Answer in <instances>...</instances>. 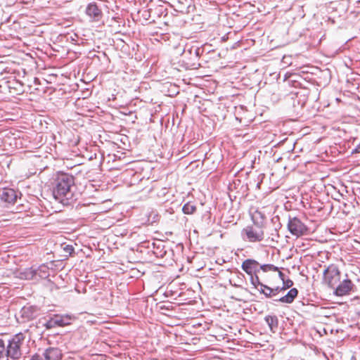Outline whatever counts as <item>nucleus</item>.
<instances>
[{
  "mask_svg": "<svg viewBox=\"0 0 360 360\" xmlns=\"http://www.w3.org/2000/svg\"><path fill=\"white\" fill-rule=\"evenodd\" d=\"M75 181L72 176L61 174L56 180L53 195L56 200L63 205H70L77 200V195L73 188Z\"/></svg>",
  "mask_w": 360,
  "mask_h": 360,
  "instance_id": "f257e3e1",
  "label": "nucleus"
},
{
  "mask_svg": "<svg viewBox=\"0 0 360 360\" xmlns=\"http://www.w3.org/2000/svg\"><path fill=\"white\" fill-rule=\"evenodd\" d=\"M6 346L7 360H19L25 349V334L19 333L8 340Z\"/></svg>",
  "mask_w": 360,
  "mask_h": 360,
  "instance_id": "f03ea898",
  "label": "nucleus"
},
{
  "mask_svg": "<svg viewBox=\"0 0 360 360\" xmlns=\"http://www.w3.org/2000/svg\"><path fill=\"white\" fill-rule=\"evenodd\" d=\"M264 226L254 224L248 226L241 231L243 240L250 243L261 242L264 238Z\"/></svg>",
  "mask_w": 360,
  "mask_h": 360,
  "instance_id": "7ed1b4c3",
  "label": "nucleus"
},
{
  "mask_svg": "<svg viewBox=\"0 0 360 360\" xmlns=\"http://www.w3.org/2000/svg\"><path fill=\"white\" fill-rule=\"evenodd\" d=\"M340 281V271L335 264L329 265L323 271V281L329 287L335 288Z\"/></svg>",
  "mask_w": 360,
  "mask_h": 360,
  "instance_id": "20e7f679",
  "label": "nucleus"
},
{
  "mask_svg": "<svg viewBox=\"0 0 360 360\" xmlns=\"http://www.w3.org/2000/svg\"><path fill=\"white\" fill-rule=\"evenodd\" d=\"M287 226L290 233L297 237L306 235L308 231L307 226L297 217H290Z\"/></svg>",
  "mask_w": 360,
  "mask_h": 360,
  "instance_id": "39448f33",
  "label": "nucleus"
},
{
  "mask_svg": "<svg viewBox=\"0 0 360 360\" xmlns=\"http://www.w3.org/2000/svg\"><path fill=\"white\" fill-rule=\"evenodd\" d=\"M18 198V192L10 188H3L0 189V200L7 204L13 205Z\"/></svg>",
  "mask_w": 360,
  "mask_h": 360,
  "instance_id": "423d86ee",
  "label": "nucleus"
},
{
  "mask_svg": "<svg viewBox=\"0 0 360 360\" xmlns=\"http://www.w3.org/2000/svg\"><path fill=\"white\" fill-rule=\"evenodd\" d=\"M259 264L253 259H247L243 261L241 265L242 269L249 276L257 274L259 271Z\"/></svg>",
  "mask_w": 360,
  "mask_h": 360,
  "instance_id": "0eeeda50",
  "label": "nucleus"
},
{
  "mask_svg": "<svg viewBox=\"0 0 360 360\" xmlns=\"http://www.w3.org/2000/svg\"><path fill=\"white\" fill-rule=\"evenodd\" d=\"M86 14L94 21H99L103 17L101 9L94 3H89L86 8Z\"/></svg>",
  "mask_w": 360,
  "mask_h": 360,
  "instance_id": "6e6552de",
  "label": "nucleus"
},
{
  "mask_svg": "<svg viewBox=\"0 0 360 360\" xmlns=\"http://www.w3.org/2000/svg\"><path fill=\"white\" fill-rule=\"evenodd\" d=\"M354 284L349 279H345L335 287V293L338 296L347 295L353 288Z\"/></svg>",
  "mask_w": 360,
  "mask_h": 360,
  "instance_id": "1a4fd4ad",
  "label": "nucleus"
},
{
  "mask_svg": "<svg viewBox=\"0 0 360 360\" xmlns=\"http://www.w3.org/2000/svg\"><path fill=\"white\" fill-rule=\"evenodd\" d=\"M62 356L61 350L57 347H49L43 353L46 360H60Z\"/></svg>",
  "mask_w": 360,
  "mask_h": 360,
  "instance_id": "9d476101",
  "label": "nucleus"
},
{
  "mask_svg": "<svg viewBox=\"0 0 360 360\" xmlns=\"http://www.w3.org/2000/svg\"><path fill=\"white\" fill-rule=\"evenodd\" d=\"M251 219L254 224L261 226H265V214L260 210L256 209L251 213Z\"/></svg>",
  "mask_w": 360,
  "mask_h": 360,
  "instance_id": "9b49d317",
  "label": "nucleus"
},
{
  "mask_svg": "<svg viewBox=\"0 0 360 360\" xmlns=\"http://www.w3.org/2000/svg\"><path fill=\"white\" fill-rule=\"evenodd\" d=\"M297 294L298 290L296 288H292L285 296L276 300V301H278L282 303L290 304L294 301L295 298L297 296Z\"/></svg>",
  "mask_w": 360,
  "mask_h": 360,
  "instance_id": "f8f14e48",
  "label": "nucleus"
},
{
  "mask_svg": "<svg viewBox=\"0 0 360 360\" xmlns=\"http://www.w3.org/2000/svg\"><path fill=\"white\" fill-rule=\"evenodd\" d=\"M56 324L58 327H63L70 324V321L72 319L71 316L65 314V315H59L55 314L53 315Z\"/></svg>",
  "mask_w": 360,
  "mask_h": 360,
  "instance_id": "ddd939ff",
  "label": "nucleus"
},
{
  "mask_svg": "<svg viewBox=\"0 0 360 360\" xmlns=\"http://www.w3.org/2000/svg\"><path fill=\"white\" fill-rule=\"evenodd\" d=\"M265 321L270 328L271 331L275 333L278 329V320L276 316H266L265 317Z\"/></svg>",
  "mask_w": 360,
  "mask_h": 360,
  "instance_id": "4468645a",
  "label": "nucleus"
},
{
  "mask_svg": "<svg viewBox=\"0 0 360 360\" xmlns=\"http://www.w3.org/2000/svg\"><path fill=\"white\" fill-rule=\"evenodd\" d=\"M8 86L10 89V93L20 94L23 92L22 84L18 81L8 82Z\"/></svg>",
  "mask_w": 360,
  "mask_h": 360,
  "instance_id": "2eb2a0df",
  "label": "nucleus"
},
{
  "mask_svg": "<svg viewBox=\"0 0 360 360\" xmlns=\"http://www.w3.org/2000/svg\"><path fill=\"white\" fill-rule=\"evenodd\" d=\"M20 276L22 278L26 280H31L36 278L35 268L31 267L24 269L20 272Z\"/></svg>",
  "mask_w": 360,
  "mask_h": 360,
  "instance_id": "dca6fc26",
  "label": "nucleus"
},
{
  "mask_svg": "<svg viewBox=\"0 0 360 360\" xmlns=\"http://www.w3.org/2000/svg\"><path fill=\"white\" fill-rule=\"evenodd\" d=\"M36 278L37 277L41 278H45L49 276V268L46 266H40L38 268H35Z\"/></svg>",
  "mask_w": 360,
  "mask_h": 360,
  "instance_id": "f3484780",
  "label": "nucleus"
},
{
  "mask_svg": "<svg viewBox=\"0 0 360 360\" xmlns=\"http://www.w3.org/2000/svg\"><path fill=\"white\" fill-rule=\"evenodd\" d=\"M182 211L185 214H192L196 211V206L188 202L183 206Z\"/></svg>",
  "mask_w": 360,
  "mask_h": 360,
  "instance_id": "a211bd4d",
  "label": "nucleus"
},
{
  "mask_svg": "<svg viewBox=\"0 0 360 360\" xmlns=\"http://www.w3.org/2000/svg\"><path fill=\"white\" fill-rule=\"evenodd\" d=\"M259 291L264 294L266 297H271L273 296L274 290L271 288L264 285L261 284V288L258 289Z\"/></svg>",
  "mask_w": 360,
  "mask_h": 360,
  "instance_id": "6ab92c4d",
  "label": "nucleus"
},
{
  "mask_svg": "<svg viewBox=\"0 0 360 360\" xmlns=\"http://www.w3.org/2000/svg\"><path fill=\"white\" fill-rule=\"evenodd\" d=\"M259 270H262L264 272L266 271H278V268L277 266H275L273 264H263L259 266Z\"/></svg>",
  "mask_w": 360,
  "mask_h": 360,
  "instance_id": "aec40b11",
  "label": "nucleus"
},
{
  "mask_svg": "<svg viewBox=\"0 0 360 360\" xmlns=\"http://www.w3.org/2000/svg\"><path fill=\"white\" fill-rule=\"evenodd\" d=\"M4 357L7 359L6 346L4 341L0 339V359Z\"/></svg>",
  "mask_w": 360,
  "mask_h": 360,
  "instance_id": "412c9836",
  "label": "nucleus"
},
{
  "mask_svg": "<svg viewBox=\"0 0 360 360\" xmlns=\"http://www.w3.org/2000/svg\"><path fill=\"white\" fill-rule=\"evenodd\" d=\"M250 283L255 287L257 288L259 286L261 288V284H262L259 278V276L257 274H252L250 276Z\"/></svg>",
  "mask_w": 360,
  "mask_h": 360,
  "instance_id": "4be33fe9",
  "label": "nucleus"
},
{
  "mask_svg": "<svg viewBox=\"0 0 360 360\" xmlns=\"http://www.w3.org/2000/svg\"><path fill=\"white\" fill-rule=\"evenodd\" d=\"M44 326L46 329H51L58 327L54 316H52L49 321L44 323Z\"/></svg>",
  "mask_w": 360,
  "mask_h": 360,
  "instance_id": "5701e85b",
  "label": "nucleus"
},
{
  "mask_svg": "<svg viewBox=\"0 0 360 360\" xmlns=\"http://www.w3.org/2000/svg\"><path fill=\"white\" fill-rule=\"evenodd\" d=\"M283 286L281 288V290H285L292 286L293 282L290 279L283 280Z\"/></svg>",
  "mask_w": 360,
  "mask_h": 360,
  "instance_id": "b1692460",
  "label": "nucleus"
},
{
  "mask_svg": "<svg viewBox=\"0 0 360 360\" xmlns=\"http://www.w3.org/2000/svg\"><path fill=\"white\" fill-rule=\"evenodd\" d=\"M30 360H44V359L43 356H40L39 354H35L32 356V358Z\"/></svg>",
  "mask_w": 360,
  "mask_h": 360,
  "instance_id": "393cba45",
  "label": "nucleus"
},
{
  "mask_svg": "<svg viewBox=\"0 0 360 360\" xmlns=\"http://www.w3.org/2000/svg\"><path fill=\"white\" fill-rule=\"evenodd\" d=\"M64 250L69 254H71L74 251V248L72 245H66Z\"/></svg>",
  "mask_w": 360,
  "mask_h": 360,
  "instance_id": "a878e982",
  "label": "nucleus"
},
{
  "mask_svg": "<svg viewBox=\"0 0 360 360\" xmlns=\"http://www.w3.org/2000/svg\"><path fill=\"white\" fill-rule=\"evenodd\" d=\"M360 153V142L356 148L352 150V153Z\"/></svg>",
  "mask_w": 360,
  "mask_h": 360,
  "instance_id": "bb28decb",
  "label": "nucleus"
},
{
  "mask_svg": "<svg viewBox=\"0 0 360 360\" xmlns=\"http://www.w3.org/2000/svg\"><path fill=\"white\" fill-rule=\"evenodd\" d=\"M272 290H274L273 296L276 295L280 290H281L279 287H277L276 288H272Z\"/></svg>",
  "mask_w": 360,
  "mask_h": 360,
  "instance_id": "cd10ccee",
  "label": "nucleus"
},
{
  "mask_svg": "<svg viewBox=\"0 0 360 360\" xmlns=\"http://www.w3.org/2000/svg\"><path fill=\"white\" fill-rule=\"evenodd\" d=\"M278 272H279L278 273L279 277L281 278V279L282 281H283L284 280V276H285L283 272L280 271Z\"/></svg>",
  "mask_w": 360,
  "mask_h": 360,
  "instance_id": "c85d7f7f",
  "label": "nucleus"
},
{
  "mask_svg": "<svg viewBox=\"0 0 360 360\" xmlns=\"http://www.w3.org/2000/svg\"><path fill=\"white\" fill-rule=\"evenodd\" d=\"M27 310H29V308L24 307L22 309V314H23V315H25L26 314Z\"/></svg>",
  "mask_w": 360,
  "mask_h": 360,
  "instance_id": "c756f323",
  "label": "nucleus"
}]
</instances>
